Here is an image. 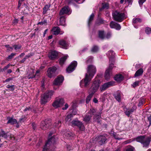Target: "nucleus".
Instances as JSON below:
<instances>
[{"label":"nucleus","mask_w":151,"mask_h":151,"mask_svg":"<svg viewBox=\"0 0 151 151\" xmlns=\"http://www.w3.org/2000/svg\"><path fill=\"white\" fill-rule=\"evenodd\" d=\"M135 139L137 142L142 144L144 147H147L150 144L151 137H145L144 136H140L137 137Z\"/></svg>","instance_id":"1"},{"label":"nucleus","mask_w":151,"mask_h":151,"mask_svg":"<svg viewBox=\"0 0 151 151\" xmlns=\"http://www.w3.org/2000/svg\"><path fill=\"white\" fill-rule=\"evenodd\" d=\"M100 84L99 80L97 79L94 81L88 91V93H91L93 94L98 91Z\"/></svg>","instance_id":"2"},{"label":"nucleus","mask_w":151,"mask_h":151,"mask_svg":"<svg viewBox=\"0 0 151 151\" xmlns=\"http://www.w3.org/2000/svg\"><path fill=\"white\" fill-rule=\"evenodd\" d=\"M113 19L115 21L121 22L125 18L124 13L118 11H115L112 12Z\"/></svg>","instance_id":"3"},{"label":"nucleus","mask_w":151,"mask_h":151,"mask_svg":"<svg viewBox=\"0 0 151 151\" xmlns=\"http://www.w3.org/2000/svg\"><path fill=\"white\" fill-rule=\"evenodd\" d=\"M53 92L52 91L46 92L41 96V103L42 104H45L49 101L51 96L53 95Z\"/></svg>","instance_id":"4"},{"label":"nucleus","mask_w":151,"mask_h":151,"mask_svg":"<svg viewBox=\"0 0 151 151\" xmlns=\"http://www.w3.org/2000/svg\"><path fill=\"white\" fill-rule=\"evenodd\" d=\"M87 73L85 75L93 78L96 71V67L93 65H90L88 66L87 68Z\"/></svg>","instance_id":"5"},{"label":"nucleus","mask_w":151,"mask_h":151,"mask_svg":"<svg viewBox=\"0 0 151 151\" xmlns=\"http://www.w3.org/2000/svg\"><path fill=\"white\" fill-rule=\"evenodd\" d=\"M52 132H50L48 135L49 139L46 142V145H49L51 147L54 146L56 144V136L53 135L51 137H50L53 134Z\"/></svg>","instance_id":"6"},{"label":"nucleus","mask_w":151,"mask_h":151,"mask_svg":"<svg viewBox=\"0 0 151 151\" xmlns=\"http://www.w3.org/2000/svg\"><path fill=\"white\" fill-rule=\"evenodd\" d=\"M92 78L87 76V75H85V78L82 79L80 82V86L81 87L83 86L85 87L88 86L89 85Z\"/></svg>","instance_id":"7"},{"label":"nucleus","mask_w":151,"mask_h":151,"mask_svg":"<svg viewBox=\"0 0 151 151\" xmlns=\"http://www.w3.org/2000/svg\"><path fill=\"white\" fill-rule=\"evenodd\" d=\"M114 65L113 63L110 64L108 68L106 70L104 75V77L106 79L108 80L110 77L111 75V71L114 67L113 66Z\"/></svg>","instance_id":"8"},{"label":"nucleus","mask_w":151,"mask_h":151,"mask_svg":"<svg viewBox=\"0 0 151 151\" xmlns=\"http://www.w3.org/2000/svg\"><path fill=\"white\" fill-rule=\"evenodd\" d=\"M71 123L73 126H77L80 130L83 131L84 130V127L82 123L78 120H73L71 122Z\"/></svg>","instance_id":"9"},{"label":"nucleus","mask_w":151,"mask_h":151,"mask_svg":"<svg viewBox=\"0 0 151 151\" xmlns=\"http://www.w3.org/2000/svg\"><path fill=\"white\" fill-rule=\"evenodd\" d=\"M56 69V67L55 66L49 68L47 71L48 76L51 78L55 76Z\"/></svg>","instance_id":"10"},{"label":"nucleus","mask_w":151,"mask_h":151,"mask_svg":"<svg viewBox=\"0 0 151 151\" xmlns=\"http://www.w3.org/2000/svg\"><path fill=\"white\" fill-rule=\"evenodd\" d=\"M114 85V81H110L105 83L103 84L100 88L101 91L106 90L109 87L112 86Z\"/></svg>","instance_id":"11"},{"label":"nucleus","mask_w":151,"mask_h":151,"mask_svg":"<svg viewBox=\"0 0 151 151\" xmlns=\"http://www.w3.org/2000/svg\"><path fill=\"white\" fill-rule=\"evenodd\" d=\"M77 64V62L76 61H74L72 62L66 69L67 72L69 73L72 72L75 69Z\"/></svg>","instance_id":"12"},{"label":"nucleus","mask_w":151,"mask_h":151,"mask_svg":"<svg viewBox=\"0 0 151 151\" xmlns=\"http://www.w3.org/2000/svg\"><path fill=\"white\" fill-rule=\"evenodd\" d=\"M50 125V122L46 119L42 122L40 124V127L43 130H45L48 129Z\"/></svg>","instance_id":"13"},{"label":"nucleus","mask_w":151,"mask_h":151,"mask_svg":"<svg viewBox=\"0 0 151 151\" xmlns=\"http://www.w3.org/2000/svg\"><path fill=\"white\" fill-rule=\"evenodd\" d=\"M71 13L69 7L68 6H65L62 8L60 12V15H62L65 14H68V15Z\"/></svg>","instance_id":"14"},{"label":"nucleus","mask_w":151,"mask_h":151,"mask_svg":"<svg viewBox=\"0 0 151 151\" xmlns=\"http://www.w3.org/2000/svg\"><path fill=\"white\" fill-rule=\"evenodd\" d=\"M30 72V74H29L28 76V78L29 79L34 78L35 76H38L40 75V71L39 70H38L36 71L35 75H34V70L33 69H31Z\"/></svg>","instance_id":"15"},{"label":"nucleus","mask_w":151,"mask_h":151,"mask_svg":"<svg viewBox=\"0 0 151 151\" xmlns=\"http://www.w3.org/2000/svg\"><path fill=\"white\" fill-rule=\"evenodd\" d=\"M137 107L136 106H133L130 110H128L127 108L124 109V111L125 114L128 117H129L132 113L136 110Z\"/></svg>","instance_id":"16"},{"label":"nucleus","mask_w":151,"mask_h":151,"mask_svg":"<svg viewBox=\"0 0 151 151\" xmlns=\"http://www.w3.org/2000/svg\"><path fill=\"white\" fill-rule=\"evenodd\" d=\"M106 139L105 136H100L98 137L97 140L99 145H102L105 143Z\"/></svg>","instance_id":"17"},{"label":"nucleus","mask_w":151,"mask_h":151,"mask_svg":"<svg viewBox=\"0 0 151 151\" xmlns=\"http://www.w3.org/2000/svg\"><path fill=\"white\" fill-rule=\"evenodd\" d=\"M110 26L111 28H115L117 30H119L121 28V27L119 24L113 21L110 22Z\"/></svg>","instance_id":"18"},{"label":"nucleus","mask_w":151,"mask_h":151,"mask_svg":"<svg viewBox=\"0 0 151 151\" xmlns=\"http://www.w3.org/2000/svg\"><path fill=\"white\" fill-rule=\"evenodd\" d=\"M59 44L61 47L65 49H67L68 48V45L63 40H61L59 42Z\"/></svg>","instance_id":"19"},{"label":"nucleus","mask_w":151,"mask_h":151,"mask_svg":"<svg viewBox=\"0 0 151 151\" xmlns=\"http://www.w3.org/2000/svg\"><path fill=\"white\" fill-rule=\"evenodd\" d=\"M101 113H97V114L95 115L93 117V119L94 121L96 122L98 124H101V120L100 119H101Z\"/></svg>","instance_id":"20"},{"label":"nucleus","mask_w":151,"mask_h":151,"mask_svg":"<svg viewBox=\"0 0 151 151\" xmlns=\"http://www.w3.org/2000/svg\"><path fill=\"white\" fill-rule=\"evenodd\" d=\"M48 56L50 59L54 60L57 57V52L56 51H52L49 53Z\"/></svg>","instance_id":"21"},{"label":"nucleus","mask_w":151,"mask_h":151,"mask_svg":"<svg viewBox=\"0 0 151 151\" xmlns=\"http://www.w3.org/2000/svg\"><path fill=\"white\" fill-rule=\"evenodd\" d=\"M68 57V55H66L64 57H62L60 59L59 64L61 66H62L64 64L66 60Z\"/></svg>","instance_id":"22"},{"label":"nucleus","mask_w":151,"mask_h":151,"mask_svg":"<svg viewBox=\"0 0 151 151\" xmlns=\"http://www.w3.org/2000/svg\"><path fill=\"white\" fill-rule=\"evenodd\" d=\"M64 79V77L61 75L57 76V86L61 85Z\"/></svg>","instance_id":"23"},{"label":"nucleus","mask_w":151,"mask_h":151,"mask_svg":"<svg viewBox=\"0 0 151 151\" xmlns=\"http://www.w3.org/2000/svg\"><path fill=\"white\" fill-rule=\"evenodd\" d=\"M64 135L66 138L69 139H72L74 135L73 134L69 131L65 132Z\"/></svg>","instance_id":"24"},{"label":"nucleus","mask_w":151,"mask_h":151,"mask_svg":"<svg viewBox=\"0 0 151 151\" xmlns=\"http://www.w3.org/2000/svg\"><path fill=\"white\" fill-rule=\"evenodd\" d=\"M122 94V93L119 92H117L114 94V96L115 98L119 102L121 101Z\"/></svg>","instance_id":"25"},{"label":"nucleus","mask_w":151,"mask_h":151,"mask_svg":"<svg viewBox=\"0 0 151 151\" xmlns=\"http://www.w3.org/2000/svg\"><path fill=\"white\" fill-rule=\"evenodd\" d=\"M92 116L90 113H88L83 118V120L86 122H88L90 120Z\"/></svg>","instance_id":"26"},{"label":"nucleus","mask_w":151,"mask_h":151,"mask_svg":"<svg viewBox=\"0 0 151 151\" xmlns=\"http://www.w3.org/2000/svg\"><path fill=\"white\" fill-rule=\"evenodd\" d=\"M64 103V101L63 98L57 99V107H61Z\"/></svg>","instance_id":"27"},{"label":"nucleus","mask_w":151,"mask_h":151,"mask_svg":"<svg viewBox=\"0 0 151 151\" xmlns=\"http://www.w3.org/2000/svg\"><path fill=\"white\" fill-rule=\"evenodd\" d=\"M8 132L6 133L3 130H1L0 132V137H2L5 138H7L9 136L8 135Z\"/></svg>","instance_id":"28"},{"label":"nucleus","mask_w":151,"mask_h":151,"mask_svg":"<svg viewBox=\"0 0 151 151\" xmlns=\"http://www.w3.org/2000/svg\"><path fill=\"white\" fill-rule=\"evenodd\" d=\"M8 120L7 122V124H14L17 123V120L13 119V118L9 117L8 118Z\"/></svg>","instance_id":"29"},{"label":"nucleus","mask_w":151,"mask_h":151,"mask_svg":"<svg viewBox=\"0 0 151 151\" xmlns=\"http://www.w3.org/2000/svg\"><path fill=\"white\" fill-rule=\"evenodd\" d=\"M123 77L122 75H117L114 77V79L117 82H119L123 80Z\"/></svg>","instance_id":"30"},{"label":"nucleus","mask_w":151,"mask_h":151,"mask_svg":"<svg viewBox=\"0 0 151 151\" xmlns=\"http://www.w3.org/2000/svg\"><path fill=\"white\" fill-rule=\"evenodd\" d=\"M143 70L142 69L140 68L137 70L134 74L135 77H137L142 75L143 73Z\"/></svg>","instance_id":"31"},{"label":"nucleus","mask_w":151,"mask_h":151,"mask_svg":"<svg viewBox=\"0 0 151 151\" xmlns=\"http://www.w3.org/2000/svg\"><path fill=\"white\" fill-rule=\"evenodd\" d=\"M108 53L109 55V58L110 62L114 58L115 53L114 52L112 51H109Z\"/></svg>","instance_id":"32"},{"label":"nucleus","mask_w":151,"mask_h":151,"mask_svg":"<svg viewBox=\"0 0 151 151\" xmlns=\"http://www.w3.org/2000/svg\"><path fill=\"white\" fill-rule=\"evenodd\" d=\"M88 93L89 95L86 99V102L87 104L89 103L94 95L91 93Z\"/></svg>","instance_id":"33"},{"label":"nucleus","mask_w":151,"mask_h":151,"mask_svg":"<svg viewBox=\"0 0 151 151\" xmlns=\"http://www.w3.org/2000/svg\"><path fill=\"white\" fill-rule=\"evenodd\" d=\"M60 22L61 25L64 26L65 25V18L64 16L60 17Z\"/></svg>","instance_id":"34"},{"label":"nucleus","mask_w":151,"mask_h":151,"mask_svg":"<svg viewBox=\"0 0 151 151\" xmlns=\"http://www.w3.org/2000/svg\"><path fill=\"white\" fill-rule=\"evenodd\" d=\"M99 37L101 39H103L104 38V31H99Z\"/></svg>","instance_id":"35"},{"label":"nucleus","mask_w":151,"mask_h":151,"mask_svg":"<svg viewBox=\"0 0 151 151\" xmlns=\"http://www.w3.org/2000/svg\"><path fill=\"white\" fill-rule=\"evenodd\" d=\"M94 17V14L93 13H92L90 15L89 19L88 21V25L89 26H90V24L91 23V21L93 19V17Z\"/></svg>","instance_id":"36"},{"label":"nucleus","mask_w":151,"mask_h":151,"mask_svg":"<svg viewBox=\"0 0 151 151\" xmlns=\"http://www.w3.org/2000/svg\"><path fill=\"white\" fill-rule=\"evenodd\" d=\"M50 6L48 5H45L43 9V14H45L47 13V11L49 10Z\"/></svg>","instance_id":"37"},{"label":"nucleus","mask_w":151,"mask_h":151,"mask_svg":"<svg viewBox=\"0 0 151 151\" xmlns=\"http://www.w3.org/2000/svg\"><path fill=\"white\" fill-rule=\"evenodd\" d=\"M73 116L71 114H68L66 116L65 121L66 122H70L71 120V118Z\"/></svg>","instance_id":"38"},{"label":"nucleus","mask_w":151,"mask_h":151,"mask_svg":"<svg viewBox=\"0 0 151 151\" xmlns=\"http://www.w3.org/2000/svg\"><path fill=\"white\" fill-rule=\"evenodd\" d=\"M6 87L7 88H9L10 91H14L15 88V86L14 85H8L6 86Z\"/></svg>","instance_id":"39"},{"label":"nucleus","mask_w":151,"mask_h":151,"mask_svg":"<svg viewBox=\"0 0 151 151\" xmlns=\"http://www.w3.org/2000/svg\"><path fill=\"white\" fill-rule=\"evenodd\" d=\"M142 20L139 18H134L133 19V22L134 23H136L138 22H140Z\"/></svg>","instance_id":"40"},{"label":"nucleus","mask_w":151,"mask_h":151,"mask_svg":"<svg viewBox=\"0 0 151 151\" xmlns=\"http://www.w3.org/2000/svg\"><path fill=\"white\" fill-rule=\"evenodd\" d=\"M98 47L96 46H94L92 48L91 51L93 52H96L98 50Z\"/></svg>","instance_id":"41"},{"label":"nucleus","mask_w":151,"mask_h":151,"mask_svg":"<svg viewBox=\"0 0 151 151\" xmlns=\"http://www.w3.org/2000/svg\"><path fill=\"white\" fill-rule=\"evenodd\" d=\"M109 6L108 3H102V8L103 9H107L109 8Z\"/></svg>","instance_id":"42"},{"label":"nucleus","mask_w":151,"mask_h":151,"mask_svg":"<svg viewBox=\"0 0 151 151\" xmlns=\"http://www.w3.org/2000/svg\"><path fill=\"white\" fill-rule=\"evenodd\" d=\"M16 55V53H12L10 55H9L7 58V60H9L13 58L14 56H15Z\"/></svg>","instance_id":"43"},{"label":"nucleus","mask_w":151,"mask_h":151,"mask_svg":"<svg viewBox=\"0 0 151 151\" xmlns=\"http://www.w3.org/2000/svg\"><path fill=\"white\" fill-rule=\"evenodd\" d=\"M50 146L49 145H46V143L45 144V145L44 146L43 150L42 151H49V149L48 147Z\"/></svg>","instance_id":"44"},{"label":"nucleus","mask_w":151,"mask_h":151,"mask_svg":"<svg viewBox=\"0 0 151 151\" xmlns=\"http://www.w3.org/2000/svg\"><path fill=\"white\" fill-rule=\"evenodd\" d=\"M139 82H140L139 81H136L132 84V86L133 87L135 88V87L139 86Z\"/></svg>","instance_id":"45"},{"label":"nucleus","mask_w":151,"mask_h":151,"mask_svg":"<svg viewBox=\"0 0 151 151\" xmlns=\"http://www.w3.org/2000/svg\"><path fill=\"white\" fill-rule=\"evenodd\" d=\"M145 31L146 33L147 34L150 33H151V28L149 27H146L145 29Z\"/></svg>","instance_id":"46"},{"label":"nucleus","mask_w":151,"mask_h":151,"mask_svg":"<svg viewBox=\"0 0 151 151\" xmlns=\"http://www.w3.org/2000/svg\"><path fill=\"white\" fill-rule=\"evenodd\" d=\"M51 32L53 34L56 35L57 34V27H53L51 30Z\"/></svg>","instance_id":"47"},{"label":"nucleus","mask_w":151,"mask_h":151,"mask_svg":"<svg viewBox=\"0 0 151 151\" xmlns=\"http://www.w3.org/2000/svg\"><path fill=\"white\" fill-rule=\"evenodd\" d=\"M64 32L61 30L58 27H57V35L62 34Z\"/></svg>","instance_id":"48"},{"label":"nucleus","mask_w":151,"mask_h":151,"mask_svg":"<svg viewBox=\"0 0 151 151\" xmlns=\"http://www.w3.org/2000/svg\"><path fill=\"white\" fill-rule=\"evenodd\" d=\"M114 137L115 139L119 140H121L122 139V138L119 137L116 133L114 134Z\"/></svg>","instance_id":"49"},{"label":"nucleus","mask_w":151,"mask_h":151,"mask_svg":"<svg viewBox=\"0 0 151 151\" xmlns=\"http://www.w3.org/2000/svg\"><path fill=\"white\" fill-rule=\"evenodd\" d=\"M95 110L93 109H91L89 112L88 113H90L91 114V115H93V113L95 112Z\"/></svg>","instance_id":"50"},{"label":"nucleus","mask_w":151,"mask_h":151,"mask_svg":"<svg viewBox=\"0 0 151 151\" xmlns=\"http://www.w3.org/2000/svg\"><path fill=\"white\" fill-rule=\"evenodd\" d=\"M34 55V53H30L28 54L27 55H26L25 57L27 59L28 58L31 57L32 56Z\"/></svg>","instance_id":"51"},{"label":"nucleus","mask_w":151,"mask_h":151,"mask_svg":"<svg viewBox=\"0 0 151 151\" xmlns=\"http://www.w3.org/2000/svg\"><path fill=\"white\" fill-rule=\"evenodd\" d=\"M135 139H130L124 142V143L127 144L132 142V141L135 140Z\"/></svg>","instance_id":"52"},{"label":"nucleus","mask_w":151,"mask_h":151,"mask_svg":"<svg viewBox=\"0 0 151 151\" xmlns=\"http://www.w3.org/2000/svg\"><path fill=\"white\" fill-rule=\"evenodd\" d=\"M77 114V110L76 109H73L72 111V113L71 114H72V115L73 116V115H74L76 114Z\"/></svg>","instance_id":"53"},{"label":"nucleus","mask_w":151,"mask_h":151,"mask_svg":"<svg viewBox=\"0 0 151 151\" xmlns=\"http://www.w3.org/2000/svg\"><path fill=\"white\" fill-rule=\"evenodd\" d=\"M13 47L15 50L19 49L21 47L20 45H14Z\"/></svg>","instance_id":"54"},{"label":"nucleus","mask_w":151,"mask_h":151,"mask_svg":"<svg viewBox=\"0 0 151 151\" xmlns=\"http://www.w3.org/2000/svg\"><path fill=\"white\" fill-rule=\"evenodd\" d=\"M133 148L132 147H129L127 148L126 150H124L123 151H133Z\"/></svg>","instance_id":"55"},{"label":"nucleus","mask_w":151,"mask_h":151,"mask_svg":"<svg viewBox=\"0 0 151 151\" xmlns=\"http://www.w3.org/2000/svg\"><path fill=\"white\" fill-rule=\"evenodd\" d=\"M146 0H139V4L142 5L146 1Z\"/></svg>","instance_id":"56"},{"label":"nucleus","mask_w":151,"mask_h":151,"mask_svg":"<svg viewBox=\"0 0 151 151\" xmlns=\"http://www.w3.org/2000/svg\"><path fill=\"white\" fill-rule=\"evenodd\" d=\"M52 106L55 108H57V100H55L52 104Z\"/></svg>","instance_id":"57"},{"label":"nucleus","mask_w":151,"mask_h":151,"mask_svg":"<svg viewBox=\"0 0 151 151\" xmlns=\"http://www.w3.org/2000/svg\"><path fill=\"white\" fill-rule=\"evenodd\" d=\"M68 107V105L67 104H65V107L62 108L63 110H66Z\"/></svg>","instance_id":"58"},{"label":"nucleus","mask_w":151,"mask_h":151,"mask_svg":"<svg viewBox=\"0 0 151 151\" xmlns=\"http://www.w3.org/2000/svg\"><path fill=\"white\" fill-rule=\"evenodd\" d=\"M93 58L91 57H90L87 60V62L88 63H90L92 61V60H93Z\"/></svg>","instance_id":"59"},{"label":"nucleus","mask_w":151,"mask_h":151,"mask_svg":"<svg viewBox=\"0 0 151 151\" xmlns=\"http://www.w3.org/2000/svg\"><path fill=\"white\" fill-rule=\"evenodd\" d=\"M10 66V65L9 64L7 65L3 68V70L4 71L5 70H6Z\"/></svg>","instance_id":"60"},{"label":"nucleus","mask_w":151,"mask_h":151,"mask_svg":"<svg viewBox=\"0 0 151 151\" xmlns=\"http://www.w3.org/2000/svg\"><path fill=\"white\" fill-rule=\"evenodd\" d=\"M45 82V80L44 79H43L42 80V81L41 83H42V87H44V83Z\"/></svg>","instance_id":"61"},{"label":"nucleus","mask_w":151,"mask_h":151,"mask_svg":"<svg viewBox=\"0 0 151 151\" xmlns=\"http://www.w3.org/2000/svg\"><path fill=\"white\" fill-rule=\"evenodd\" d=\"M12 79H13V78H9L6 79L5 80V82H9L10 81L12 80Z\"/></svg>","instance_id":"62"},{"label":"nucleus","mask_w":151,"mask_h":151,"mask_svg":"<svg viewBox=\"0 0 151 151\" xmlns=\"http://www.w3.org/2000/svg\"><path fill=\"white\" fill-rule=\"evenodd\" d=\"M126 2H127L129 4H131L132 3V0H125Z\"/></svg>","instance_id":"63"},{"label":"nucleus","mask_w":151,"mask_h":151,"mask_svg":"<svg viewBox=\"0 0 151 151\" xmlns=\"http://www.w3.org/2000/svg\"><path fill=\"white\" fill-rule=\"evenodd\" d=\"M111 36V33H107L106 36V37L107 38H109V37H110Z\"/></svg>","instance_id":"64"}]
</instances>
